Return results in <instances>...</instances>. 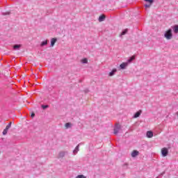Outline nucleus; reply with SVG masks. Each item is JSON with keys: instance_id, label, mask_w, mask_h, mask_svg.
Listing matches in <instances>:
<instances>
[{"instance_id": "obj_1", "label": "nucleus", "mask_w": 178, "mask_h": 178, "mask_svg": "<svg viewBox=\"0 0 178 178\" xmlns=\"http://www.w3.org/2000/svg\"><path fill=\"white\" fill-rule=\"evenodd\" d=\"M164 37L166 40H172L173 38V33H172V29H168L164 33Z\"/></svg>"}, {"instance_id": "obj_2", "label": "nucleus", "mask_w": 178, "mask_h": 178, "mask_svg": "<svg viewBox=\"0 0 178 178\" xmlns=\"http://www.w3.org/2000/svg\"><path fill=\"white\" fill-rule=\"evenodd\" d=\"M145 2H148V4L145 5V9L147 10V9H149L152 4L154 3V0H144Z\"/></svg>"}, {"instance_id": "obj_3", "label": "nucleus", "mask_w": 178, "mask_h": 178, "mask_svg": "<svg viewBox=\"0 0 178 178\" xmlns=\"http://www.w3.org/2000/svg\"><path fill=\"white\" fill-rule=\"evenodd\" d=\"M161 154L163 156H168V154H169V151L168 150V148L163 147L161 149Z\"/></svg>"}, {"instance_id": "obj_4", "label": "nucleus", "mask_w": 178, "mask_h": 178, "mask_svg": "<svg viewBox=\"0 0 178 178\" xmlns=\"http://www.w3.org/2000/svg\"><path fill=\"white\" fill-rule=\"evenodd\" d=\"M120 124H118L115 125V127L114 128V134H118L119 133V130L121 129Z\"/></svg>"}, {"instance_id": "obj_5", "label": "nucleus", "mask_w": 178, "mask_h": 178, "mask_svg": "<svg viewBox=\"0 0 178 178\" xmlns=\"http://www.w3.org/2000/svg\"><path fill=\"white\" fill-rule=\"evenodd\" d=\"M147 138H152L154 137V133L151 131H148L146 134Z\"/></svg>"}, {"instance_id": "obj_6", "label": "nucleus", "mask_w": 178, "mask_h": 178, "mask_svg": "<svg viewBox=\"0 0 178 178\" xmlns=\"http://www.w3.org/2000/svg\"><path fill=\"white\" fill-rule=\"evenodd\" d=\"M138 154H139V152H138V151H137V150H134L132 152H131V156H132V158H136V156H138Z\"/></svg>"}, {"instance_id": "obj_7", "label": "nucleus", "mask_w": 178, "mask_h": 178, "mask_svg": "<svg viewBox=\"0 0 178 178\" xmlns=\"http://www.w3.org/2000/svg\"><path fill=\"white\" fill-rule=\"evenodd\" d=\"M127 65H128L127 63H122V64H120V67L121 69H126Z\"/></svg>"}, {"instance_id": "obj_8", "label": "nucleus", "mask_w": 178, "mask_h": 178, "mask_svg": "<svg viewBox=\"0 0 178 178\" xmlns=\"http://www.w3.org/2000/svg\"><path fill=\"white\" fill-rule=\"evenodd\" d=\"M55 42H56V38H52L51 40V47H54V45H55Z\"/></svg>"}, {"instance_id": "obj_9", "label": "nucleus", "mask_w": 178, "mask_h": 178, "mask_svg": "<svg viewBox=\"0 0 178 178\" xmlns=\"http://www.w3.org/2000/svg\"><path fill=\"white\" fill-rule=\"evenodd\" d=\"M115 72H117V70H116V69H113V70H112V72H111L109 73L110 77H112V76H113V75L115 74Z\"/></svg>"}, {"instance_id": "obj_10", "label": "nucleus", "mask_w": 178, "mask_h": 178, "mask_svg": "<svg viewBox=\"0 0 178 178\" xmlns=\"http://www.w3.org/2000/svg\"><path fill=\"white\" fill-rule=\"evenodd\" d=\"M65 129H69V128L72 127V123H70V122H67V123L65 124Z\"/></svg>"}, {"instance_id": "obj_11", "label": "nucleus", "mask_w": 178, "mask_h": 178, "mask_svg": "<svg viewBox=\"0 0 178 178\" xmlns=\"http://www.w3.org/2000/svg\"><path fill=\"white\" fill-rule=\"evenodd\" d=\"M104 20H105V15H103L99 17V22H104Z\"/></svg>"}, {"instance_id": "obj_12", "label": "nucleus", "mask_w": 178, "mask_h": 178, "mask_svg": "<svg viewBox=\"0 0 178 178\" xmlns=\"http://www.w3.org/2000/svg\"><path fill=\"white\" fill-rule=\"evenodd\" d=\"M22 47V44H15L13 46L14 49H19V48Z\"/></svg>"}, {"instance_id": "obj_13", "label": "nucleus", "mask_w": 178, "mask_h": 178, "mask_svg": "<svg viewBox=\"0 0 178 178\" xmlns=\"http://www.w3.org/2000/svg\"><path fill=\"white\" fill-rule=\"evenodd\" d=\"M140 115H141V111H138L135 113L134 115V118H138L140 116Z\"/></svg>"}, {"instance_id": "obj_14", "label": "nucleus", "mask_w": 178, "mask_h": 178, "mask_svg": "<svg viewBox=\"0 0 178 178\" xmlns=\"http://www.w3.org/2000/svg\"><path fill=\"white\" fill-rule=\"evenodd\" d=\"M173 29H174V33L177 34V33H178V26L175 25Z\"/></svg>"}, {"instance_id": "obj_15", "label": "nucleus", "mask_w": 178, "mask_h": 178, "mask_svg": "<svg viewBox=\"0 0 178 178\" xmlns=\"http://www.w3.org/2000/svg\"><path fill=\"white\" fill-rule=\"evenodd\" d=\"M10 127H12V122H10V123L6 127V130H9Z\"/></svg>"}, {"instance_id": "obj_16", "label": "nucleus", "mask_w": 178, "mask_h": 178, "mask_svg": "<svg viewBox=\"0 0 178 178\" xmlns=\"http://www.w3.org/2000/svg\"><path fill=\"white\" fill-rule=\"evenodd\" d=\"M10 127H12V122H10V123L6 127V130H9Z\"/></svg>"}, {"instance_id": "obj_17", "label": "nucleus", "mask_w": 178, "mask_h": 178, "mask_svg": "<svg viewBox=\"0 0 178 178\" xmlns=\"http://www.w3.org/2000/svg\"><path fill=\"white\" fill-rule=\"evenodd\" d=\"M47 44H48V41L44 40L41 43V46L44 47V45H47Z\"/></svg>"}, {"instance_id": "obj_18", "label": "nucleus", "mask_w": 178, "mask_h": 178, "mask_svg": "<svg viewBox=\"0 0 178 178\" xmlns=\"http://www.w3.org/2000/svg\"><path fill=\"white\" fill-rule=\"evenodd\" d=\"M6 134H8V129H5L3 131V136H6Z\"/></svg>"}, {"instance_id": "obj_19", "label": "nucleus", "mask_w": 178, "mask_h": 178, "mask_svg": "<svg viewBox=\"0 0 178 178\" xmlns=\"http://www.w3.org/2000/svg\"><path fill=\"white\" fill-rule=\"evenodd\" d=\"M76 178H87V177H86L83 175H78Z\"/></svg>"}, {"instance_id": "obj_20", "label": "nucleus", "mask_w": 178, "mask_h": 178, "mask_svg": "<svg viewBox=\"0 0 178 178\" xmlns=\"http://www.w3.org/2000/svg\"><path fill=\"white\" fill-rule=\"evenodd\" d=\"M127 29H125L124 30L122 33H121V35H124V34H127Z\"/></svg>"}, {"instance_id": "obj_21", "label": "nucleus", "mask_w": 178, "mask_h": 178, "mask_svg": "<svg viewBox=\"0 0 178 178\" xmlns=\"http://www.w3.org/2000/svg\"><path fill=\"white\" fill-rule=\"evenodd\" d=\"M135 58H136V57H135L134 56H131V57L129 58V60H128V62H131L132 60H134Z\"/></svg>"}, {"instance_id": "obj_22", "label": "nucleus", "mask_w": 178, "mask_h": 178, "mask_svg": "<svg viewBox=\"0 0 178 178\" xmlns=\"http://www.w3.org/2000/svg\"><path fill=\"white\" fill-rule=\"evenodd\" d=\"M82 63H87V62H88V60H87V58H83L81 60Z\"/></svg>"}, {"instance_id": "obj_23", "label": "nucleus", "mask_w": 178, "mask_h": 178, "mask_svg": "<svg viewBox=\"0 0 178 178\" xmlns=\"http://www.w3.org/2000/svg\"><path fill=\"white\" fill-rule=\"evenodd\" d=\"M79 151V145H77L76 147H75V149H74V153H76V152Z\"/></svg>"}, {"instance_id": "obj_24", "label": "nucleus", "mask_w": 178, "mask_h": 178, "mask_svg": "<svg viewBox=\"0 0 178 178\" xmlns=\"http://www.w3.org/2000/svg\"><path fill=\"white\" fill-rule=\"evenodd\" d=\"M48 107H49L48 105H45V106L42 105V108L43 109H47V108H48Z\"/></svg>"}, {"instance_id": "obj_25", "label": "nucleus", "mask_w": 178, "mask_h": 178, "mask_svg": "<svg viewBox=\"0 0 178 178\" xmlns=\"http://www.w3.org/2000/svg\"><path fill=\"white\" fill-rule=\"evenodd\" d=\"M60 156H65V152H60Z\"/></svg>"}, {"instance_id": "obj_26", "label": "nucleus", "mask_w": 178, "mask_h": 178, "mask_svg": "<svg viewBox=\"0 0 178 178\" xmlns=\"http://www.w3.org/2000/svg\"><path fill=\"white\" fill-rule=\"evenodd\" d=\"M31 116V118H34V116H35V114L34 113H32Z\"/></svg>"}]
</instances>
